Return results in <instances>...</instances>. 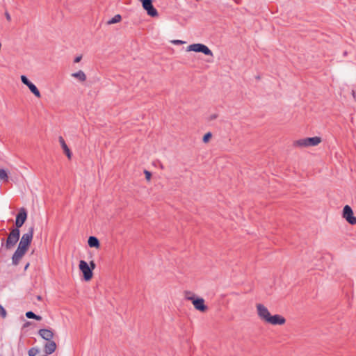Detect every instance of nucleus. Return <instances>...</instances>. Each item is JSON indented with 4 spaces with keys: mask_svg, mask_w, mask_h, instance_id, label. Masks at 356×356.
I'll use <instances>...</instances> for the list:
<instances>
[{
    "mask_svg": "<svg viewBox=\"0 0 356 356\" xmlns=\"http://www.w3.org/2000/svg\"><path fill=\"white\" fill-rule=\"evenodd\" d=\"M352 95H353V98H354V99H355V98H356L355 91V90H352Z\"/></svg>",
    "mask_w": 356,
    "mask_h": 356,
    "instance_id": "obj_31",
    "label": "nucleus"
},
{
    "mask_svg": "<svg viewBox=\"0 0 356 356\" xmlns=\"http://www.w3.org/2000/svg\"><path fill=\"white\" fill-rule=\"evenodd\" d=\"M0 316L2 318H5L6 316V311L3 308V307L2 305H0Z\"/></svg>",
    "mask_w": 356,
    "mask_h": 356,
    "instance_id": "obj_25",
    "label": "nucleus"
},
{
    "mask_svg": "<svg viewBox=\"0 0 356 356\" xmlns=\"http://www.w3.org/2000/svg\"><path fill=\"white\" fill-rule=\"evenodd\" d=\"M343 55H344V56H346V55H347V51H344V52H343Z\"/></svg>",
    "mask_w": 356,
    "mask_h": 356,
    "instance_id": "obj_33",
    "label": "nucleus"
},
{
    "mask_svg": "<svg viewBox=\"0 0 356 356\" xmlns=\"http://www.w3.org/2000/svg\"><path fill=\"white\" fill-rule=\"evenodd\" d=\"M216 118V115H213V116L211 117V119H214Z\"/></svg>",
    "mask_w": 356,
    "mask_h": 356,
    "instance_id": "obj_34",
    "label": "nucleus"
},
{
    "mask_svg": "<svg viewBox=\"0 0 356 356\" xmlns=\"http://www.w3.org/2000/svg\"><path fill=\"white\" fill-rule=\"evenodd\" d=\"M89 267L91 268V270L92 271L95 267H96V264L95 263L94 261H90V263H89Z\"/></svg>",
    "mask_w": 356,
    "mask_h": 356,
    "instance_id": "obj_27",
    "label": "nucleus"
},
{
    "mask_svg": "<svg viewBox=\"0 0 356 356\" xmlns=\"http://www.w3.org/2000/svg\"><path fill=\"white\" fill-rule=\"evenodd\" d=\"M20 79L22 83L26 85V86H28L30 84V83H31V81H30L29 79L25 75H22Z\"/></svg>",
    "mask_w": 356,
    "mask_h": 356,
    "instance_id": "obj_24",
    "label": "nucleus"
},
{
    "mask_svg": "<svg viewBox=\"0 0 356 356\" xmlns=\"http://www.w3.org/2000/svg\"><path fill=\"white\" fill-rule=\"evenodd\" d=\"M5 16H6V19H7L8 21H10L11 17H10V14H9L8 12H6V13H5Z\"/></svg>",
    "mask_w": 356,
    "mask_h": 356,
    "instance_id": "obj_30",
    "label": "nucleus"
},
{
    "mask_svg": "<svg viewBox=\"0 0 356 356\" xmlns=\"http://www.w3.org/2000/svg\"><path fill=\"white\" fill-rule=\"evenodd\" d=\"M33 227H30L29 232L22 235L18 246L29 249L33 239Z\"/></svg>",
    "mask_w": 356,
    "mask_h": 356,
    "instance_id": "obj_5",
    "label": "nucleus"
},
{
    "mask_svg": "<svg viewBox=\"0 0 356 356\" xmlns=\"http://www.w3.org/2000/svg\"><path fill=\"white\" fill-rule=\"evenodd\" d=\"M44 356H47V355H44Z\"/></svg>",
    "mask_w": 356,
    "mask_h": 356,
    "instance_id": "obj_38",
    "label": "nucleus"
},
{
    "mask_svg": "<svg viewBox=\"0 0 356 356\" xmlns=\"http://www.w3.org/2000/svg\"><path fill=\"white\" fill-rule=\"evenodd\" d=\"M266 323H270L273 325H284L286 323V319L284 316L280 314H275L273 316H271L268 318V320L266 321Z\"/></svg>",
    "mask_w": 356,
    "mask_h": 356,
    "instance_id": "obj_11",
    "label": "nucleus"
},
{
    "mask_svg": "<svg viewBox=\"0 0 356 356\" xmlns=\"http://www.w3.org/2000/svg\"><path fill=\"white\" fill-rule=\"evenodd\" d=\"M27 218V212L24 208H22L16 216L15 228H19L24 224Z\"/></svg>",
    "mask_w": 356,
    "mask_h": 356,
    "instance_id": "obj_8",
    "label": "nucleus"
},
{
    "mask_svg": "<svg viewBox=\"0 0 356 356\" xmlns=\"http://www.w3.org/2000/svg\"><path fill=\"white\" fill-rule=\"evenodd\" d=\"M88 243L90 248H98L100 245L99 241L98 240V238L93 236H91L88 238Z\"/></svg>",
    "mask_w": 356,
    "mask_h": 356,
    "instance_id": "obj_15",
    "label": "nucleus"
},
{
    "mask_svg": "<svg viewBox=\"0 0 356 356\" xmlns=\"http://www.w3.org/2000/svg\"><path fill=\"white\" fill-rule=\"evenodd\" d=\"M26 316L28 318L35 319L37 321H41L42 320V316H40L39 315H36L34 312H33L31 311L27 312L26 313Z\"/></svg>",
    "mask_w": 356,
    "mask_h": 356,
    "instance_id": "obj_18",
    "label": "nucleus"
},
{
    "mask_svg": "<svg viewBox=\"0 0 356 356\" xmlns=\"http://www.w3.org/2000/svg\"><path fill=\"white\" fill-rule=\"evenodd\" d=\"M122 19V17L120 14L115 15L113 18L107 22L108 24H113L120 22Z\"/></svg>",
    "mask_w": 356,
    "mask_h": 356,
    "instance_id": "obj_19",
    "label": "nucleus"
},
{
    "mask_svg": "<svg viewBox=\"0 0 356 356\" xmlns=\"http://www.w3.org/2000/svg\"><path fill=\"white\" fill-rule=\"evenodd\" d=\"M173 44H183L184 43V41L182 40H175L172 42Z\"/></svg>",
    "mask_w": 356,
    "mask_h": 356,
    "instance_id": "obj_28",
    "label": "nucleus"
},
{
    "mask_svg": "<svg viewBox=\"0 0 356 356\" xmlns=\"http://www.w3.org/2000/svg\"><path fill=\"white\" fill-rule=\"evenodd\" d=\"M234 1H236V3H238V0H234Z\"/></svg>",
    "mask_w": 356,
    "mask_h": 356,
    "instance_id": "obj_37",
    "label": "nucleus"
},
{
    "mask_svg": "<svg viewBox=\"0 0 356 356\" xmlns=\"http://www.w3.org/2000/svg\"><path fill=\"white\" fill-rule=\"evenodd\" d=\"M28 249L17 247V250L14 252L13 257H12V264L15 266H17L19 264V261L22 258V257L25 254Z\"/></svg>",
    "mask_w": 356,
    "mask_h": 356,
    "instance_id": "obj_10",
    "label": "nucleus"
},
{
    "mask_svg": "<svg viewBox=\"0 0 356 356\" xmlns=\"http://www.w3.org/2000/svg\"><path fill=\"white\" fill-rule=\"evenodd\" d=\"M20 231L17 228L13 229L9 233L6 241L4 244V238L1 239V245L5 247L6 250L12 249L19 241Z\"/></svg>",
    "mask_w": 356,
    "mask_h": 356,
    "instance_id": "obj_1",
    "label": "nucleus"
},
{
    "mask_svg": "<svg viewBox=\"0 0 356 356\" xmlns=\"http://www.w3.org/2000/svg\"><path fill=\"white\" fill-rule=\"evenodd\" d=\"M81 58H82V56H76V57L74 58V63H79V62H80V61H81Z\"/></svg>",
    "mask_w": 356,
    "mask_h": 356,
    "instance_id": "obj_29",
    "label": "nucleus"
},
{
    "mask_svg": "<svg viewBox=\"0 0 356 356\" xmlns=\"http://www.w3.org/2000/svg\"><path fill=\"white\" fill-rule=\"evenodd\" d=\"M72 76L79 79L81 82H83L86 80V75L82 70L72 73Z\"/></svg>",
    "mask_w": 356,
    "mask_h": 356,
    "instance_id": "obj_16",
    "label": "nucleus"
},
{
    "mask_svg": "<svg viewBox=\"0 0 356 356\" xmlns=\"http://www.w3.org/2000/svg\"><path fill=\"white\" fill-rule=\"evenodd\" d=\"M79 269L82 272L83 279L86 281H89L92 279L93 273L91 270V268L89 267V264L86 261L83 260L79 261Z\"/></svg>",
    "mask_w": 356,
    "mask_h": 356,
    "instance_id": "obj_6",
    "label": "nucleus"
},
{
    "mask_svg": "<svg viewBox=\"0 0 356 356\" xmlns=\"http://www.w3.org/2000/svg\"><path fill=\"white\" fill-rule=\"evenodd\" d=\"M186 299L191 300L195 309L205 312L208 309V307L204 304V300L202 298L195 297L190 291H186Z\"/></svg>",
    "mask_w": 356,
    "mask_h": 356,
    "instance_id": "obj_2",
    "label": "nucleus"
},
{
    "mask_svg": "<svg viewBox=\"0 0 356 356\" xmlns=\"http://www.w3.org/2000/svg\"><path fill=\"white\" fill-rule=\"evenodd\" d=\"M20 79L22 83L26 85V86H28L30 84V83H31V81H30L29 79L25 75H22Z\"/></svg>",
    "mask_w": 356,
    "mask_h": 356,
    "instance_id": "obj_23",
    "label": "nucleus"
},
{
    "mask_svg": "<svg viewBox=\"0 0 356 356\" xmlns=\"http://www.w3.org/2000/svg\"><path fill=\"white\" fill-rule=\"evenodd\" d=\"M30 91L38 98L41 97V94L38 88L32 82L27 86Z\"/></svg>",
    "mask_w": 356,
    "mask_h": 356,
    "instance_id": "obj_17",
    "label": "nucleus"
},
{
    "mask_svg": "<svg viewBox=\"0 0 356 356\" xmlns=\"http://www.w3.org/2000/svg\"><path fill=\"white\" fill-rule=\"evenodd\" d=\"M322 141L319 136L304 138L293 142V146L298 147H307L316 146Z\"/></svg>",
    "mask_w": 356,
    "mask_h": 356,
    "instance_id": "obj_3",
    "label": "nucleus"
},
{
    "mask_svg": "<svg viewBox=\"0 0 356 356\" xmlns=\"http://www.w3.org/2000/svg\"><path fill=\"white\" fill-rule=\"evenodd\" d=\"M144 173H145L146 179L148 181L150 180L151 177H152V173L147 170H144Z\"/></svg>",
    "mask_w": 356,
    "mask_h": 356,
    "instance_id": "obj_26",
    "label": "nucleus"
},
{
    "mask_svg": "<svg viewBox=\"0 0 356 356\" xmlns=\"http://www.w3.org/2000/svg\"><path fill=\"white\" fill-rule=\"evenodd\" d=\"M39 353L38 348H31L28 351L29 356H35Z\"/></svg>",
    "mask_w": 356,
    "mask_h": 356,
    "instance_id": "obj_21",
    "label": "nucleus"
},
{
    "mask_svg": "<svg viewBox=\"0 0 356 356\" xmlns=\"http://www.w3.org/2000/svg\"><path fill=\"white\" fill-rule=\"evenodd\" d=\"M256 307L257 314L260 319L266 322L268 320V318L270 316V314L267 307H266L262 304H257Z\"/></svg>",
    "mask_w": 356,
    "mask_h": 356,
    "instance_id": "obj_9",
    "label": "nucleus"
},
{
    "mask_svg": "<svg viewBox=\"0 0 356 356\" xmlns=\"http://www.w3.org/2000/svg\"><path fill=\"white\" fill-rule=\"evenodd\" d=\"M188 51L201 52L207 56H213L211 49L205 44L201 43L192 44L187 47Z\"/></svg>",
    "mask_w": 356,
    "mask_h": 356,
    "instance_id": "obj_4",
    "label": "nucleus"
},
{
    "mask_svg": "<svg viewBox=\"0 0 356 356\" xmlns=\"http://www.w3.org/2000/svg\"><path fill=\"white\" fill-rule=\"evenodd\" d=\"M58 140H59V143L60 144V146H61L62 149H63L64 153L66 154L67 157L69 159H71V158H72V152L70 151V149L67 147L65 140L63 139V138L62 136H59Z\"/></svg>",
    "mask_w": 356,
    "mask_h": 356,
    "instance_id": "obj_14",
    "label": "nucleus"
},
{
    "mask_svg": "<svg viewBox=\"0 0 356 356\" xmlns=\"http://www.w3.org/2000/svg\"><path fill=\"white\" fill-rule=\"evenodd\" d=\"M234 1H236V3H238V0H234Z\"/></svg>",
    "mask_w": 356,
    "mask_h": 356,
    "instance_id": "obj_36",
    "label": "nucleus"
},
{
    "mask_svg": "<svg viewBox=\"0 0 356 356\" xmlns=\"http://www.w3.org/2000/svg\"><path fill=\"white\" fill-rule=\"evenodd\" d=\"M38 300H40V299H41V297H40V296H38Z\"/></svg>",
    "mask_w": 356,
    "mask_h": 356,
    "instance_id": "obj_35",
    "label": "nucleus"
},
{
    "mask_svg": "<svg viewBox=\"0 0 356 356\" xmlns=\"http://www.w3.org/2000/svg\"><path fill=\"white\" fill-rule=\"evenodd\" d=\"M56 349V343L51 340L47 342L44 347V350L47 355L52 354Z\"/></svg>",
    "mask_w": 356,
    "mask_h": 356,
    "instance_id": "obj_13",
    "label": "nucleus"
},
{
    "mask_svg": "<svg viewBox=\"0 0 356 356\" xmlns=\"http://www.w3.org/2000/svg\"><path fill=\"white\" fill-rule=\"evenodd\" d=\"M211 137H212L211 133V132H207V134H205L204 135V136L202 138V141L204 143H208L210 140V139L211 138Z\"/></svg>",
    "mask_w": 356,
    "mask_h": 356,
    "instance_id": "obj_22",
    "label": "nucleus"
},
{
    "mask_svg": "<svg viewBox=\"0 0 356 356\" xmlns=\"http://www.w3.org/2000/svg\"><path fill=\"white\" fill-rule=\"evenodd\" d=\"M343 218L350 225H356V217L353 215V211L349 205H346L343 209Z\"/></svg>",
    "mask_w": 356,
    "mask_h": 356,
    "instance_id": "obj_7",
    "label": "nucleus"
},
{
    "mask_svg": "<svg viewBox=\"0 0 356 356\" xmlns=\"http://www.w3.org/2000/svg\"><path fill=\"white\" fill-rule=\"evenodd\" d=\"M29 263H28V264L25 266L24 269H25V270H26V269H27V268L29 267Z\"/></svg>",
    "mask_w": 356,
    "mask_h": 356,
    "instance_id": "obj_32",
    "label": "nucleus"
},
{
    "mask_svg": "<svg viewBox=\"0 0 356 356\" xmlns=\"http://www.w3.org/2000/svg\"><path fill=\"white\" fill-rule=\"evenodd\" d=\"M0 180L8 181V176L7 172L4 169H0Z\"/></svg>",
    "mask_w": 356,
    "mask_h": 356,
    "instance_id": "obj_20",
    "label": "nucleus"
},
{
    "mask_svg": "<svg viewBox=\"0 0 356 356\" xmlns=\"http://www.w3.org/2000/svg\"><path fill=\"white\" fill-rule=\"evenodd\" d=\"M39 335L46 341H51L54 337V333L51 330L49 329H40L38 331Z\"/></svg>",
    "mask_w": 356,
    "mask_h": 356,
    "instance_id": "obj_12",
    "label": "nucleus"
}]
</instances>
